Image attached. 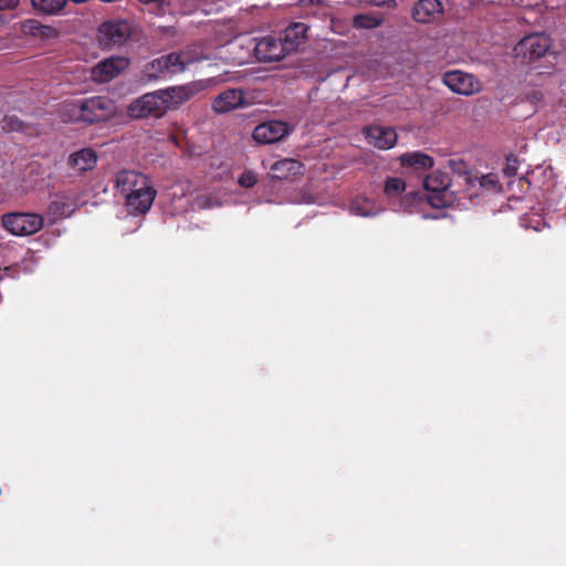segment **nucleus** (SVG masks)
<instances>
[{
    "mask_svg": "<svg viewBox=\"0 0 566 566\" xmlns=\"http://www.w3.org/2000/svg\"><path fill=\"white\" fill-rule=\"evenodd\" d=\"M71 120L88 124L103 122L113 116L114 103L106 96H93L70 105Z\"/></svg>",
    "mask_w": 566,
    "mask_h": 566,
    "instance_id": "f257e3e1",
    "label": "nucleus"
},
{
    "mask_svg": "<svg viewBox=\"0 0 566 566\" xmlns=\"http://www.w3.org/2000/svg\"><path fill=\"white\" fill-rule=\"evenodd\" d=\"M1 224L13 235L28 237L43 228L44 218L33 212H8L2 216Z\"/></svg>",
    "mask_w": 566,
    "mask_h": 566,
    "instance_id": "f03ea898",
    "label": "nucleus"
},
{
    "mask_svg": "<svg viewBox=\"0 0 566 566\" xmlns=\"http://www.w3.org/2000/svg\"><path fill=\"white\" fill-rule=\"evenodd\" d=\"M132 23L127 20L115 19L103 22L98 28V39L106 49L122 46L130 38Z\"/></svg>",
    "mask_w": 566,
    "mask_h": 566,
    "instance_id": "7ed1b4c3",
    "label": "nucleus"
},
{
    "mask_svg": "<svg viewBox=\"0 0 566 566\" xmlns=\"http://www.w3.org/2000/svg\"><path fill=\"white\" fill-rule=\"evenodd\" d=\"M163 98L158 90L134 99L127 107V115L134 119L147 117L160 118L165 115Z\"/></svg>",
    "mask_w": 566,
    "mask_h": 566,
    "instance_id": "20e7f679",
    "label": "nucleus"
},
{
    "mask_svg": "<svg viewBox=\"0 0 566 566\" xmlns=\"http://www.w3.org/2000/svg\"><path fill=\"white\" fill-rule=\"evenodd\" d=\"M551 48V39L544 33H533L524 36L514 48L516 56L525 60H537L545 55Z\"/></svg>",
    "mask_w": 566,
    "mask_h": 566,
    "instance_id": "39448f33",
    "label": "nucleus"
},
{
    "mask_svg": "<svg viewBox=\"0 0 566 566\" xmlns=\"http://www.w3.org/2000/svg\"><path fill=\"white\" fill-rule=\"evenodd\" d=\"M254 56L260 62L280 61L289 51L286 50L282 39L266 35L261 39H252Z\"/></svg>",
    "mask_w": 566,
    "mask_h": 566,
    "instance_id": "423d86ee",
    "label": "nucleus"
},
{
    "mask_svg": "<svg viewBox=\"0 0 566 566\" xmlns=\"http://www.w3.org/2000/svg\"><path fill=\"white\" fill-rule=\"evenodd\" d=\"M449 186L450 178L442 171H433L424 178L423 187L431 193L429 202L432 207L442 208L449 205L450 200L447 199Z\"/></svg>",
    "mask_w": 566,
    "mask_h": 566,
    "instance_id": "0eeeda50",
    "label": "nucleus"
},
{
    "mask_svg": "<svg viewBox=\"0 0 566 566\" xmlns=\"http://www.w3.org/2000/svg\"><path fill=\"white\" fill-rule=\"evenodd\" d=\"M442 82L454 93L472 95L480 91V82L471 74L453 70L443 74Z\"/></svg>",
    "mask_w": 566,
    "mask_h": 566,
    "instance_id": "6e6552de",
    "label": "nucleus"
},
{
    "mask_svg": "<svg viewBox=\"0 0 566 566\" xmlns=\"http://www.w3.org/2000/svg\"><path fill=\"white\" fill-rule=\"evenodd\" d=\"M129 60L123 56H111L98 62L92 69V77L98 83H106L116 77L120 72L127 69Z\"/></svg>",
    "mask_w": 566,
    "mask_h": 566,
    "instance_id": "1a4fd4ad",
    "label": "nucleus"
},
{
    "mask_svg": "<svg viewBox=\"0 0 566 566\" xmlns=\"http://www.w3.org/2000/svg\"><path fill=\"white\" fill-rule=\"evenodd\" d=\"M290 134V127L281 120H269L258 125L252 134L259 144H273L280 142Z\"/></svg>",
    "mask_w": 566,
    "mask_h": 566,
    "instance_id": "9d476101",
    "label": "nucleus"
},
{
    "mask_svg": "<svg viewBox=\"0 0 566 566\" xmlns=\"http://www.w3.org/2000/svg\"><path fill=\"white\" fill-rule=\"evenodd\" d=\"M198 90L193 84L170 86L164 90H158L160 97L163 98V106L165 114L169 109H176L187 101H189Z\"/></svg>",
    "mask_w": 566,
    "mask_h": 566,
    "instance_id": "9b49d317",
    "label": "nucleus"
},
{
    "mask_svg": "<svg viewBox=\"0 0 566 566\" xmlns=\"http://www.w3.org/2000/svg\"><path fill=\"white\" fill-rule=\"evenodd\" d=\"M367 143L379 149H390L397 143V133L392 127L370 125L364 128Z\"/></svg>",
    "mask_w": 566,
    "mask_h": 566,
    "instance_id": "f8f14e48",
    "label": "nucleus"
},
{
    "mask_svg": "<svg viewBox=\"0 0 566 566\" xmlns=\"http://www.w3.org/2000/svg\"><path fill=\"white\" fill-rule=\"evenodd\" d=\"M156 195V189L149 182L145 189L130 192L125 197L126 207L133 214H145L150 209Z\"/></svg>",
    "mask_w": 566,
    "mask_h": 566,
    "instance_id": "ddd939ff",
    "label": "nucleus"
},
{
    "mask_svg": "<svg viewBox=\"0 0 566 566\" xmlns=\"http://www.w3.org/2000/svg\"><path fill=\"white\" fill-rule=\"evenodd\" d=\"M150 180L147 176L135 170H120L115 176V187L125 197L130 192L145 189Z\"/></svg>",
    "mask_w": 566,
    "mask_h": 566,
    "instance_id": "4468645a",
    "label": "nucleus"
},
{
    "mask_svg": "<svg viewBox=\"0 0 566 566\" xmlns=\"http://www.w3.org/2000/svg\"><path fill=\"white\" fill-rule=\"evenodd\" d=\"M245 105L243 91L229 88L217 95L212 102V109L218 114L231 112Z\"/></svg>",
    "mask_w": 566,
    "mask_h": 566,
    "instance_id": "2eb2a0df",
    "label": "nucleus"
},
{
    "mask_svg": "<svg viewBox=\"0 0 566 566\" xmlns=\"http://www.w3.org/2000/svg\"><path fill=\"white\" fill-rule=\"evenodd\" d=\"M443 12L440 0H418L412 8V18L419 23H430Z\"/></svg>",
    "mask_w": 566,
    "mask_h": 566,
    "instance_id": "dca6fc26",
    "label": "nucleus"
},
{
    "mask_svg": "<svg viewBox=\"0 0 566 566\" xmlns=\"http://www.w3.org/2000/svg\"><path fill=\"white\" fill-rule=\"evenodd\" d=\"M272 178L277 180H286L293 178L295 176L302 175L304 170V165L293 158H284L281 160H276L271 166Z\"/></svg>",
    "mask_w": 566,
    "mask_h": 566,
    "instance_id": "f3484780",
    "label": "nucleus"
},
{
    "mask_svg": "<svg viewBox=\"0 0 566 566\" xmlns=\"http://www.w3.org/2000/svg\"><path fill=\"white\" fill-rule=\"evenodd\" d=\"M307 30V25L303 22H294L285 29L284 38L282 40L283 43L286 44L285 48L289 53L297 50L303 40L306 38Z\"/></svg>",
    "mask_w": 566,
    "mask_h": 566,
    "instance_id": "a211bd4d",
    "label": "nucleus"
},
{
    "mask_svg": "<svg viewBox=\"0 0 566 566\" xmlns=\"http://www.w3.org/2000/svg\"><path fill=\"white\" fill-rule=\"evenodd\" d=\"M97 156L91 148H83L69 157V165L78 171H87L95 167Z\"/></svg>",
    "mask_w": 566,
    "mask_h": 566,
    "instance_id": "6ab92c4d",
    "label": "nucleus"
},
{
    "mask_svg": "<svg viewBox=\"0 0 566 566\" xmlns=\"http://www.w3.org/2000/svg\"><path fill=\"white\" fill-rule=\"evenodd\" d=\"M49 213L53 216L54 219L70 217L74 211L73 202L65 195H55L48 207Z\"/></svg>",
    "mask_w": 566,
    "mask_h": 566,
    "instance_id": "aec40b11",
    "label": "nucleus"
},
{
    "mask_svg": "<svg viewBox=\"0 0 566 566\" xmlns=\"http://www.w3.org/2000/svg\"><path fill=\"white\" fill-rule=\"evenodd\" d=\"M21 31L24 35H30L36 39H48L54 32L50 25H44L35 19H27L21 22Z\"/></svg>",
    "mask_w": 566,
    "mask_h": 566,
    "instance_id": "412c9836",
    "label": "nucleus"
},
{
    "mask_svg": "<svg viewBox=\"0 0 566 566\" xmlns=\"http://www.w3.org/2000/svg\"><path fill=\"white\" fill-rule=\"evenodd\" d=\"M400 163L405 167H415L418 169H429L433 166V158L420 151L407 153L400 157Z\"/></svg>",
    "mask_w": 566,
    "mask_h": 566,
    "instance_id": "4be33fe9",
    "label": "nucleus"
},
{
    "mask_svg": "<svg viewBox=\"0 0 566 566\" xmlns=\"http://www.w3.org/2000/svg\"><path fill=\"white\" fill-rule=\"evenodd\" d=\"M168 74L163 56L148 62L143 70V77L147 82L156 81Z\"/></svg>",
    "mask_w": 566,
    "mask_h": 566,
    "instance_id": "5701e85b",
    "label": "nucleus"
},
{
    "mask_svg": "<svg viewBox=\"0 0 566 566\" xmlns=\"http://www.w3.org/2000/svg\"><path fill=\"white\" fill-rule=\"evenodd\" d=\"M34 10L46 15L60 13L66 6V0H31Z\"/></svg>",
    "mask_w": 566,
    "mask_h": 566,
    "instance_id": "b1692460",
    "label": "nucleus"
},
{
    "mask_svg": "<svg viewBox=\"0 0 566 566\" xmlns=\"http://www.w3.org/2000/svg\"><path fill=\"white\" fill-rule=\"evenodd\" d=\"M350 211L360 217H373L377 214L375 203L367 198H355L352 200Z\"/></svg>",
    "mask_w": 566,
    "mask_h": 566,
    "instance_id": "393cba45",
    "label": "nucleus"
},
{
    "mask_svg": "<svg viewBox=\"0 0 566 566\" xmlns=\"http://www.w3.org/2000/svg\"><path fill=\"white\" fill-rule=\"evenodd\" d=\"M161 56L165 61L168 74H178L186 70L187 62L182 59V54L171 52Z\"/></svg>",
    "mask_w": 566,
    "mask_h": 566,
    "instance_id": "a878e982",
    "label": "nucleus"
},
{
    "mask_svg": "<svg viewBox=\"0 0 566 566\" xmlns=\"http://www.w3.org/2000/svg\"><path fill=\"white\" fill-rule=\"evenodd\" d=\"M382 19L370 14H357L354 18V25L359 29H374L381 24Z\"/></svg>",
    "mask_w": 566,
    "mask_h": 566,
    "instance_id": "bb28decb",
    "label": "nucleus"
},
{
    "mask_svg": "<svg viewBox=\"0 0 566 566\" xmlns=\"http://www.w3.org/2000/svg\"><path fill=\"white\" fill-rule=\"evenodd\" d=\"M405 189L406 184L401 178L391 177L387 179L384 191L389 197H396L402 193Z\"/></svg>",
    "mask_w": 566,
    "mask_h": 566,
    "instance_id": "cd10ccee",
    "label": "nucleus"
},
{
    "mask_svg": "<svg viewBox=\"0 0 566 566\" xmlns=\"http://www.w3.org/2000/svg\"><path fill=\"white\" fill-rule=\"evenodd\" d=\"M2 128L7 132H24L27 126L17 116L6 115L2 119Z\"/></svg>",
    "mask_w": 566,
    "mask_h": 566,
    "instance_id": "c85d7f7f",
    "label": "nucleus"
},
{
    "mask_svg": "<svg viewBox=\"0 0 566 566\" xmlns=\"http://www.w3.org/2000/svg\"><path fill=\"white\" fill-rule=\"evenodd\" d=\"M480 186L486 190L492 191H499L501 189L497 177L494 174L483 175L480 178Z\"/></svg>",
    "mask_w": 566,
    "mask_h": 566,
    "instance_id": "c756f323",
    "label": "nucleus"
},
{
    "mask_svg": "<svg viewBox=\"0 0 566 566\" xmlns=\"http://www.w3.org/2000/svg\"><path fill=\"white\" fill-rule=\"evenodd\" d=\"M258 182V176L252 170H244L238 178V184L243 188H251Z\"/></svg>",
    "mask_w": 566,
    "mask_h": 566,
    "instance_id": "7c9ffc66",
    "label": "nucleus"
},
{
    "mask_svg": "<svg viewBox=\"0 0 566 566\" xmlns=\"http://www.w3.org/2000/svg\"><path fill=\"white\" fill-rule=\"evenodd\" d=\"M518 160L514 155L506 157V164L503 168V172L506 177H514L517 174Z\"/></svg>",
    "mask_w": 566,
    "mask_h": 566,
    "instance_id": "2f4dec72",
    "label": "nucleus"
},
{
    "mask_svg": "<svg viewBox=\"0 0 566 566\" xmlns=\"http://www.w3.org/2000/svg\"><path fill=\"white\" fill-rule=\"evenodd\" d=\"M20 0H0V11H9L18 8Z\"/></svg>",
    "mask_w": 566,
    "mask_h": 566,
    "instance_id": "473e14b6",
    "label": "nucleus"
},
{
    "mask_svg": "<svg viewBox=\"0 0 566 566\" xmlns=\"http://www.w3.org/2000/svg\"><path fill=\"white\" fill-rule=\"evenodd\" d=\"M369 3L376 6V7H391L395 6V0H367Z\"/></svg>",
    "mask_w": 566,
    "mask_h": 566,
    "instance_id": "72a5a7b5",
    "label": "nucleus"
},
{
    "mask_svg": "<svg viewBox=\"0 0 566 566\" xmlns=\"http://www.w3.org/2000/svg\"><path fill=\"white\" fill-rule=\"evenodd\" d=\"M143 3H154V2H160L161 0H139Z\"/></svg>",
    "mask_w": 566,
    "mask_h": 566,
    "instance_id": "f704fd0d",
    "label": "nucleus"
},
{
    "mask_svg": "<svg viewBox=\"0 0 566 566\" xmlns=\"http://www.w3.org/2000/svg\"><path fill=\"white\" fill-rule=\"evenodd\" d=\"M513 3L524 6L525 0H512Z\"/></svg>",
    "mask_w": 566,
    "mask_h": 566,
    "instance_id": "c9c22d12",
    "label": "nucleus"
}]
</instances>
